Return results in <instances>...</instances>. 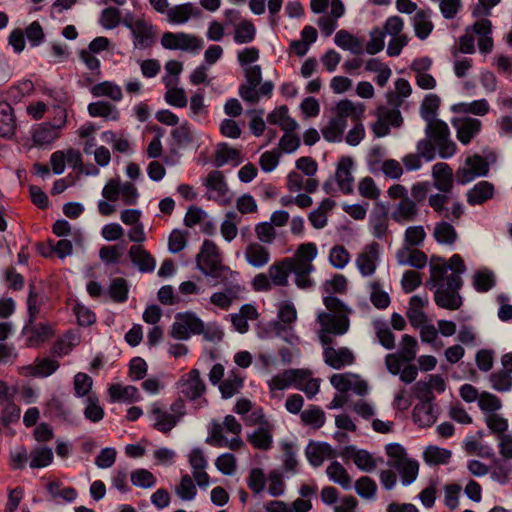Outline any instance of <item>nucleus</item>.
I'll return each mask as SVG.
<instances>
[{"instance_id":"1","label":"nucleus","mask_w":512,"mask_h":512,"mask_svg":"<svg viewBox=\"0 0 512 512\" xmlns=\"http://www.w3.org/2000/svg\"><path fill=\"white\" fill-rule=\"evenodd\" d=\"M426 137L417 143L419 152L426 161H432L436 157V148L442 159L451 158L457 150L455 142L450 139V129L443 120H437L426 124Z\"/></svg>"},{"instance_id":"2","label":"nucleus","mask_w":512,"mask_h":512,"mask_svg":"<svg viewBox=\"0 0 512 512\" xmlns=\"http://www.w3.org/2000/svg\"><path fill=\"white\" fill-rule=\"evenodd\" d=\"M196 266L202 274L215 279L222 278L223 272L229 270L222 264L217 245L208 239L203 241L200 252L196 256Z\"/></svg>"},{"instance_id":"3","label":"nucleus","mask_w":512,"mask_h":512,"mask_svg":"<svg viewBox=\"0 0 512 512\" xmlns=\"http://www.w3.org/2000/svg\"><path fill=\"white\" fill-rule=\"evenodd\" d=\"M463 287L462 277L457 275H448L446 284L436 286L434 292L435 304L442 309L457 310L463 304L462 296L459 291Z\"/></svg>"},{"instance_id":"4","label":"nucleus","mask_w":512,"mask_h":512,"mask_svg":"<svg viewBox=\"0 0 512 512\" xmlns=\"http://www.w3.org/2000/svg\"><path fill=\"white\" fill-rule=\"evenodd\" d=\"M204 332V323L192 311L178 312L171 326L170 335L177 340H188L190 336L201 335Z\"/></svg>"},{"instance_id":"5","label":"nucleus","mask_w":512,"mask_h":512,"mask_svg":"<svg viewBox=\"0 0 512 512\" xmlns=\"http://www.w3.org/2000/svg\"><path fill=\"white\" fill-rule=\"evenodd\" d=\"M177 385L180 394L191 401L199 399L206 391V385L201 379L198 369H192L183 375Z\"/></svg>"},{"instance_id":"6","label":"nucleus","mask_w":512,"mask_h":512,"mask_svg":"<svg viewBox=\"0 0 512 512\" xmlns=\"http://www.w3.org/2000/svg\"><path fill=\"white\" fill-rule=\"evenodd\" d=\"M451 123L456 129L457 139L463 145H468L472 139L479 134L482 127V123L479 119L471 117L453 118Z\"/></svg>"},{"instance_id":"7","label":"nucleus","mask_w":512,"mask_h":512,"mask_svg":"<svg viewBox=\"0 0 512 512\" xmlns=\"http://www.w3.org/2000/svg\"><path fill=\"white\" fill-rule=\"evenodd\" d=\"M389 214L388 208L383 203H376L369 216V229L371 234L382 240L388 233Z\"/></svg>"},{"instance_id":"8","label":"nucleus","mask_w":512,"mask_h":512,"mask_svg":"<svg viewBox=\"0 0 512 512\" xmlns=\"http://www.w3.org/2000/svg\"><path fill=\"white\" fill-rule=\"evenodd\" d=\"M319 324L322 327V331L328 334L344 335L350 325V321L345 314H331L322 312L317 318Z\"/></svg>"},{"instance_id":"9","label":"nucleus","mask_w":512,"mask_h":512,"mask_svg":"<svg viewBox=\"0 0 512 512\" xmlns=\"http://www.w3.org/2000/svg\"><path fill=\"white\" fill-rule=\"evenodd\" d=\"M130 32L136 49L151 48L155 43L154 26L144 19H137V25Z\"/></svg>"},{"instance_id":"10","label":"nucleus","mask_w":512,"mask_h":512,"mask_svg":"<svg viewBox=\"0 0 512 512\" xmlns=\"http://www.w3.org/2000/svg\"><path fill=\"white\" fill-rule=\"evenodd\" d=\"M324 362L333 369L340 370L346 365L354 363V355L347 347L334 349L333 347H326L323 351Z\"/></svg>"},{"instance_id":"11","label":"nucleus","mask_w":512,"mask_h":512,"mask_svg":"<svg viewBox=\"0 0 512 512\" xmlns=\"http://www.w3.org/2000/svg\"><path fill=\"white\" fill-rule=\"evenodd\" d=\"M204 185L207 187L208 190L216 193V195L207 194L208 200L216 201L222 205L228 203V201L222 199L223 197L226 196L228 192V186L225 182L224 175L221 171L214 170L210 172L206 178Z\"/></svg>"},{"instance_id":"12","label":"nucleus","mask_w":512,"mask_h":512,"mask_svg":"<svg viewBox=\"0 0 512 512\" xmlns=\"http://www.w3.org/2000/svg\"><path fill=\"white\" fill-rule=\"evenodd\" d=\"M305 455L308 462L313 467H319L324 461V457L336 458V450L327 442L311 441L305 449Z\"/></svg>"},{"instance_id":"13","label":"nucleus","mask_w":512,"mask_h":512,"mask_svg":"<svg viewBox=\"0 0 512 512\" xmlns=\"http://www.w3.org/2000/svg\"><path fill=\"white\" fill-rule=\"evenodd\" d=\"M194 136L190 124L186 121L179 127L172 129L171 139L168 143L169 151L173 155H178L179 150L186 148L193 143Z\"/></svg>"},{"instance_id":"14","label":"nucleus","mask_w":512,"mask_h":512,"mask_svg":"<svg viewBox=\"0 0 512 512\" xmlns=\"http://www.w3.org/2000/svg\"><path fill=\"white\" fill-rule=\"evenodd\" d=\"M353 160L350 157H342L337 165L335 179L343 194L353 193L354 177L351 173Z\"/></svg>"},{"instance_id":"15","label":"nucleus","mask_w":512,"mask_h":512,"mask_svg":"<svg viewBox=\"0 0 512 512\" xmlns=\"http://www.w3.org/2000/svg\"><path fill=\"white\" fill-rule=\"evenodd\" d=\"M284 264H288V270L295 274V283L300 289H308L312 287L313 281L309 278V274L314 270L312 263L294 262V259H283Z\"/></svg>"},{"instance_id":"16","label":"nucleus","mask_w":512,"mask_h":512,"mask_svg":"<svg viewBox=\"0 0 512 512\" xmlns=\"http://www.w3.org/2000/svg\"><path fill=\"white\" fill-rule=\"evenodd\" d=\"M419 208L417 203L409 197L400 200L391 213V218L398 224L403 225L407 222H413L417 219Z\"/></svg>"},{"instance_id":"17","label":"nucleus","mask_w":512,"mask_h":512,"mask_svg":"<svg viewBox=\"0 0 512 512\" xmlns=\"http://www.w3.org/2000/svg\"><path fill=\"white\" fill-rule=\"evenodd\" d=\"M128 257L131 262L137 266L140 272H153L156 266V260L151 253L140 245H133L128 251Z\"/></svg>"},{"instance_id":"18","label":"nucleus","mask_w":512,"mask_h":512,"mask_svg":"<svg viewBox=\"0 0 512 512\" xmlns=\"http://www.w3.org/2000/svg\"><path fill=\"white\" fill-rule=\"evenodd\" d=\"M494 193V185L489 181L482 180L467 191V203L470 206L482 205L492 199Z\"/></svg>"},{"instance_id":"19","label":"nucleus","mask_w":512,"mask_h":512,"mask_svg":"<svg viewBox=\"0 0 512 512\" xmlns=\"http://www.w3.org/2000/svg\"><path fill=\"white\" fill-rule=\"evenodd\" d=\"M387 465L398 471L404 486L412 484L418 476L419 463L416 460L409 458L399 461L388 460Z\"/></svg>"},{"instance_id":"20","label":"nucleus","mask_w":512,"mask_h":512,"mask_svg":"<svg viewBox=\"0 0 512 512\" xmlns=\"http://www.w3.org/2000/svg\"><path fill=\"white\" fill-rule=\"evenodd\" d=\"M432 175L436 189L444 193L451 191L453 187V171L447 163H436L432 167Z\"/></svg>"},{"instance_id":"21","label":"nucleus","mask_w":512,"mask_h":512,"mask_svg":"<svg viewBox=\"0 0 512 512\" xmlns=\"http://www.w3.org/2000/svg\"><path fill=\"white\" fill-rule=\"evenodd\" d=\"M379 244L376 242L371 243L366 247L365 252L361 253L357 259L356 264L363 276H370L376 270V259L378 258Z\"/></svg>"},{"instance_id":"22","label":"nucleus","mask_w":512,"mask_h":512,"mask_svg":"<svg viewBox=\"0 0 512 512\" xmlns=\"http://www.w3.org/2000/svg\"><path fill=\"white\" fill-rule=\"evenodd\" d=\"M150 414L154 419L153 428L162 433L170 432L178 423V417L164 411L157 404H153Z\"/></svg>"},{"instance_id":"23","label":"nucleus","mask_w":512,"mask_h":512,"mask_svg":"<svg viewBox=\"0 0 512 512\" xmlns=\"http://www.w3.org/2000/svg\"><path fill=\"white\" fill-rule=\"evenodd\" d=\"M16 118L12 106L6 102H0V137L11 138L15 134Z\"/></svg>"},{"instance_id":"24","label":"nucleus","mask_w":512,"mask_h":512,"mask_svg":"<svg viewBox=\"0 0 512 512\" xmlns=\"http://www.w3.org/2000/svg\"><path fill=\"white\" fill-rule=\"evenodd\" d=\"M201 10L192 3L176 5L167 11L168 21L175 24L186 23L191 16L199 17Z\"/></svg>"},{"instance_id":"25","label":"nucleus","mask_w":512,"mask_h":512,"mask_svg":"<svg viewBox=\"0 0 512 512\" xmlns=\"http://www.w3.org/2000/svg\"><path fill=\"white\" fill-rule=\"evenodd\" d=\"M365 107L363 104H354L349 99L341 100L336 105V118L347 120L350 117L353 121H361L364 115Z\"/></svg>"},{"instance_id":"26","label":"nucleus","mask_w":512,"mask_h":512,"mask_svg":"<svg viewBox=\"0 0 512 512\" xmlns=\"http://www.w3.org/2000/svg\"><path fill=\"white\" fill-rule=\"evenodd\" d=\"M230 161L234 162L235 166L239 165L242 162L240 151L225 142L219 143L215 151V167L220 168Z\"/></svg>"},{"instance_id":"27","label":"nucleus","mask_w":512,"mask_h":512,"mask_svg":"<svg viewBox=\"0 0 512 512\" xmlns=\"http://www.w3.org/2000/svg\"><path fill=\"white\" fill-rule=\"evenodd\" d=\"M448 266L446 261L439 256H432L430 263V279L427 282V286L430 289L446 284L444 281L447 279Z\"/></svg>"},{"instance_id":"28","label":"nucleus","mask_w":512,"mask_h":512,"mask_svg":"<svg viewBox=\"0 0 512 512\" xmlns=\"http://www.w3.org/2000/svg\"><path fill=\"white\" fill-rule=\"evenodd\" d=\"M412 419L420 427H430L436 421L434 408L431 402H419L414 406Z\"/></svg>"},{"instance_id":"29","label":"nucleus","mask_w":512,"mask_h":512,"mask_svg":"<svg viewBox=\"0 0 512 512\" xmlns=\"http://www.w3.org/2000/svg\"><path fill=\"white\" fill-rule=\"evenodd\" d=\"M441 104V99L437 94H427L420 105V116L427 123L439 120L438 110Z\"/></svg>"},{"instance_id":"30","label":"nucleus","mask_w":512,"mask_h":512,"mask_svg":"<svg viewBox=\"0 0 512 512\" xmlns=\"http://www.w3.org/2000/svg\"><path fill=\"white\" fill-rule=\"evenodd\" d=\"M431 10H419L416 12L413 18V26L415 30V35L421 39L425 40L432 32L434 25L430 21Z\"/></svg>"},{"instance_id":"31","label":"nucleus","mask_w":512,"mask_h":512,"mask_svg":"<svg viewBox=\"0 0 512 512\" xmlns=\"http://www.w3.org/2000/svg\"><path fill=\"white\" fill-rule=\"evenodd\" d=\"M245 258L253 267H263L270 260V253L267 248L258 244L251 243L245 250Z\"/></svg>"},{"instance_id":"32","label":"nucleus","mask_w":512,"mask_h":512,"mask_svg":"<svg viewBox=\"0 0 512 512\" xmlns=\"http://www.w3.org/2000/svg\"><path fill=\"white\" fill-rule=\"evenodd\" d=\"M326 473L328 478L334 483L340 485L343 489L349 490L352 487V479L344 466L338 462L333 461L327 467Z\"/></svg>"},{"instance_id":"33","label":"nucleus","mask_w":512,"mask_h":512,"mask_svg":"<svg viewBox=\"0 0 512 512\" xmlns=\"http://www.w3.org/2000/svg\"><path fill=\"white\" fill-rule=\"evenodd\" d=\"M60 364L57 360L50 358L36 359L34 365H29L26 369L29 375L38 378H44L52 375Z\"/></svg>"},{"instance_id":"34","label":"nucleus","mask_w":512,"mask_h":512,"mask_svg":"<svg viewBox=\"0 0 512 512\" xmlns=\"http://www.w3.org/2000/svg\"><path fill=\"white\" fill-rule=\"evenodd\" d=\"M347 127V120H340L336 117H332L328 124L322 128L321 132L323 138L331 143L341 142L343 140V134Z\"/></svg>"},{"instance_id":"35","label":"nucleus","mask_w":512,"mask_h":512,"mask_svg":"<svg viewBox=\"0 0 512 512\" xmlns=\"http://www.w3.org/2000/svg\"><path fill=\"white\" fill-rule=\"evenodd\" d=\"M88 113L91 117H102L116 121L119 119L117 108L106 101L92 102L88 105Z\"/></svg>"},{"instance_id":"36","label":"nucleus","mask_w":512,"mask_h":512,"mask_svg":"<svg viewBox=\"0 0 512 512\" xmlns=\"http://www.w3.org/2000/svg\"><path fill=\"white\" fill-rule=\"evenodd\" d=\"M46 490L52 499L61 498L64 502L71 503L77 498V491L74 487L68 486L62 488V482L59 480L51 481L47 484Z\"/></svg>"},{"instance_id":"37","label":"nucleus","mask_w":512,"mask_h":512,"mask_svg":"<svg viewBox=\"0 0 512 512\" xmlns=\"http://www.w3.org/2000/svg\"><path fill=\"white\" fill-rule=\"evenodd\" d=\"M59 137V130L51 122H44L33 133V141L37 145L51 144Z\"/></svg>"},{"instance_id":"38","label":"nucleus","mask_w":512,"mask_h":512,"mask_svg":"<svg viewBox=\"0 0 512 512\" xmlns=\"http://www.w3.org/2000/svg\"><path fill=\"white\" fill-rule=\"evenodd\" d=\"M433 236L439 244L452 245L457 240L458 234L452 224L440 221L435 225Z\"/></svg>"},{"instance_id":"39","label":"nucleus","mask_w":512,"mask_h":512,"mask_svg":"<svg viewBox=\"0 0 512 512\" xmlns=\"http://www.w3.org/2000/svg\"><path fill=\"white\" fill-rule=\"evenodd\" d=\"M455 113L473 114L484 116L489 111V104L486 99L475 100L471 103H457L451 107Z\"/></svg>"},{"instance_id":"40","label":"nucleus","mask_w":512,"mask_h":512,"mask_svg":"<svg viewBox=\"0 0 512 512\" xmlns=\"http://www.w3.org/2000/svg\"><path fill=\"white\" fill-rule=\"evenodd\" d=\"M496 285L493 271L489 269L477 270L473 276V287L477 292L485 293Z\"/></svg>"},{"instance_id":"41","label":"nucleus","mask_w":512,"mask_h":512,"mask_svg":"<svg viewBox=\"0 0 512 512\" xmlns=\"http://www.w3.org/2000/svg\"><path fill=\"white\" fill-rule=\"evenodd\" d=\"M107 293L110 296V298L116 303L126 302L129 293L128 281L122 277L112 279Z\"/></svg>"},{"instance_id":"42","label":"nucleus","mask_w":512,"mask_h":512,"mask_svg":"<svg viewBox=\"0 0 512 512\" xmlns=\"http://www.w3.org/2000/svg\"><path fill=\"white\" fill-rule=\"evenodd\" d=\"M301 420L305 425L311 426L313 429H320L326 420L324 411L315 405H311L308 409L301 412Z\"/></svg>"},{"instance_id":"43","label":"nucleus","mask_w":512,"mask_h":512,"mask_svg":"<svg viewBox=\"0 0 512 512\" xmlns=\"http://www.w3.org/2000/svg\"><path fill=\"white\" fill-rule=\"evenodd\" d=\"M451 456V450L438 446H429L423 453V458L429 465L448 464Z\"/></svg>"},{"instance_id":"44","label":"nucleus","mask_w":512,"mask_h":512,"mask_svg":"<svg viewBox=\"0 0 512 512\" xmlns=\"http://www.w3.org/2000/svg\"><path fill=\"white\" fill-rule=\"evenodd\" d=\"M91 93L95 97L107 96L114 101H120L123 96L121 88L110 81H103L94 85L91 88Z\"/></svg>"},{"instance_id":"45","label":"nucleus","mask_w":512,"mask_h":512,"mask_svg":"<svg viewBox=\"0 0 512 512\" xmlns=\"http://www.w3.org/2000/svg\"><path fill=\"white\" fill-rule=\"evenodd\" d=\"M247 440L253 447L264 451L269 450L272 446V435L263 426L258 427L253 433L249 434Z\"/></svg>"},{"instance_id":"46","label":"nucleus","mask_w":512,"mask_h":512,"mask_svg":"<svg viewBox=\"0 0 512 512\" xmlns=\"http://www.w3.org/2000/svg\"><path fill=\"white\" fill-rule=\"evenodd\" d=\"M31 461L29 466L32 469L47 467L53 462V451L49 447L35 448L30 453Z\"/></svg>"},{"instance_id":"47","label":"nucleus","mask_w":512,"mask_h":512,"mask_svg":"<svg viewBox=\"0 0 512 512\" xmlns=\"http://www.w3.org/2000/svg\"><path fill=\"white\" fill-rule=\"evenodd\" d=\"M374 329L380 344L384 348L391 350L395 347V335L390 330L387 322L382 320H375Z\"/></svg>"},{"instance_id":"48","label":"nucleus","mask_w":512,"mask_h":512,"mask_svg":"<svg viewBox=\"0 0 512 512\" xmlns=\"http://www.w3.org/2000/svg\"><path fill=\"white\" fill-rule=\"evenodd\" d=\"M256 36V28L254 24L248 20L239 23L235 28L233 39L237 44L251 43Z\"/></svg>"},{"instance_id":"49","label":"nucleus","mask_w":512,"mask_h":512,"mask_svg":"<svg viewBox=\"0 0 512 512\" xmlns=\"http://www.w3.org/2000/svg\"><path fill=\"white\" fill-rule=\"evenodd\" d=\"M177 35V50L198 52L203 46L204 42L201 38L185 32H178Z\"/></svg>"},{"instance_id":"50","label":"nucleus","mask_w":512,"mask_h":512,"mask_svg":"<svg viewBox=\"0 0 512 512\" xmlns=\"http://www.w3.org/2000/svg\"><path fill=\"white\" fill-rule=\"evenodd\" d=\"M243 387V378L232 371L231 375L219 385L222 398L228 399L234 396Z\"/></svg>"},{"instance_id":"51","label":"nucleus","mask_w":512,"mask_h":512,"mask_svg":"<svg viewBox=\"0 0 512 512\" xmlns=\"http://www.w3.org/2000/svg\"><path fill=\"white\" fill-rule=\"evenodd\" d=\"M418 343L415 337L404 334L400 344L398 355L402 362L410 363L416 357Z\"/></svg>"},{"instance_id":"52","label":"nucleus","mask_w":512,"mask_h":512,"mask_svg":"<svg viewBox=\"0 0 512 512\" xmlns=\"http://www.w3.org/2000/svg\"><path fill=\"white\" fill-rule=\"evenodd\" d=\"M34 91V83L25 79L12 85L7 94L8 98L14 103H19L25 96H29Z\"/></svg>"},{"instance_id":"53","label":"nucleus","mask_w":512,"mask_h":512,"mask_svg":"<svg viewBox=\"0 0 512 512\" xmlns=\"http://www.w3.org/2000/svg\"><path fill=\"white\" fill-rule=\"evenodd\" d=\"M84 416L87 420L97 423L104 417V410L98 403V398L94 395H88L86 398V407Z\"/></svg>"},{"instance_id":"54","label":"nucleus","mask_w":512,"mask_h":512,"mask_svg":"<svg viewBox=\"0 0 512 512\" xmlns=\"http://www.w3.org/2000/svg\"><path fill=\"white\" fill-rule=\"evenodd\" d=\"M354 488L360 497L373 499L377 491V484L372 478L362 476L355 482Z\"/></svg>"},{"instance_id":"55","label":"nucleus","mask_w":512,"mask_h":512,"mask_svg":"<svg viewBox=\"0 0 512 512\" xmlns=\"http://www.w3.org/2000/svg\"><path fill=\"white\" fill-rule=\"evenodd\" d=\"M131 482L134 486L148 489L156 485L155 476L146 469H136L131 473Z\"/></svg>"},{"instance_id":"56","label":"nucleus","mask_w":512,"mask_h":512,"mask_svg":"<svg viewBox=\"0 0 512 512\" xmlns=\"http://www.w3.org/2000/svg\"><path fill=\"white\" fill-rule=\"evenodd\" d=\"M40 304L41 301L39 299L38 293L35 291V286L33 284L29 285V293L27 297V310L29 319L25 328L28 329V325L34 324L37 315L40 312Z\"/></svg>"},{"instance_id":"57","label":"nucleus","mask_w":512,"mask_h":512,"mask_svg":"<svg viewBox=\"0 0 512 512\" xmlns=\"http://www.w3.org/2000/svg\"><path fill=\"white\" fill-rule=\"evenodd\" d=\"M465 165L472 169L478 177H485L490 171V163L488 160L478 154L468 156L465 160Z\"/></svg>"},{"instance_id":"58","label":"nucleus","mask_w":512,"mask_h":512,"mask_svg":"<svg viewBox=\"0 0 512 512\" xmlns=\"http://www.w3.org/2000/svg\"><path fill=\"white\" fill-rule=\"evenodd\" d=\"M288 264L281 262L274 263L269 268V274L272 282L277 286H286L288 283V276L291 273L288 270Z\"/></svg>"},{"instance_id":"59","label":"nucleus","mask_w":512,"mask_h":512,"mask_svg":"<svg viewBox=\"0 0 512 512\" xmlns=\"http://www.w3.org/2000/svg\"><path fill=\"white\" fill-rule=\"evenodd\" d=\"M29 330L31 332V336L29 337V341L33 345H39L44 343L48 338L53 335V330L51 326L44 323H39L38 325H28Z\"/></svg>"},{"instance_id":"60","label":"nucleus","mask_w":512,"mask_h":512,"mask_svg":"<svg viewBox=\"0 0 512 512\" xmlns=\"http://www.w3.org/2000/svg\"><path fill=\"white\" fill-rule=\"evenodd\" d=\"M121 12L116 7H107L101 11L99 24L105 29H114L120 24Z\"/></svg>"},{"instance_id":"61","label":"nucleus","mask_w":512,"mask_h":512,"mask_svg":"<svg viewBox=\"0 0 512 512\" xmlns=\"http://www.w3.org/2000/svg\"><path fill=\"white\" fill-rule=\"evenodd\" d=\"M248 487L254 494L261 493L266 486V476L261 468H252L247 478Z\"/></svg>"},{"instance_id":"62","label":"nucleus","mask_w":512,"mask_h":512,"mask_svg":"<svg viewBox=\"0 0 512 512\" xmlns=\"http://www.w3.org/2000/svg\"><path fill=\"white\" fill-rule=\"evenodd\" d=\"M176 492L178 496L185 501H191L195 498L197 489L192 478L188 474L182 476Z\"/></svg>"},{"instance_id":"63","label":"nucleus","mask_w":512,"mask_h":512,"mask_svg":"<svg viewBox=\"0 0 512 512\" xmlns=\"http://www.w3.org/2000/svg\"><path fill=\"white\" fill-rule=\"evenodd\" d=\"M24 36L28 39L32 47L40 46L45 40V34L38 21H33L25 29Z\"/></svg>"},{"instance_id":"64","label":"nucleus","mask_w":512,"mask_h":512,"mask_svg":"<svg viewBox=\"0 0 512 512\" xmlns=\"http://www.w3.org/2000/svg\"><path fill=\"white\" fill-rule=\"evenodd\" d=\"M490 381L493 389L504 392L512 388V377L507 371L501 370L490 375Z\"/></svg>"}]
</instances>
